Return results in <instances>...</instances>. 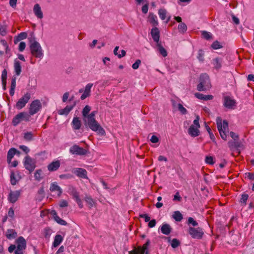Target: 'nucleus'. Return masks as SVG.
Instances as JSON below:
<instances>
[{
    "label": "nucleus",
    "mask_w": 254,
    "mask_h": 254,
    "mask_svg": "<svg viewBox=\"0 0 254 254\" xmlns=\"http://www.w3.org/2000/svg\"><path fill=\"white\" fill-rule=\"evenodd\" d=\"M149 244V240H147L142 248H139L137 250H136L137 254H148V247Z\"/></svg>",
    "instance_id": "obj_23"
},
{
    "label": "nucleus",
    "mask_w": 254,
    "mask_h": 254,
    "mask_svg": "<svg viewBox=\"0 0 254 254\" xmlns=\"http://www.w3.org/2000/svg\"><path fill=\"white\" fill-rule=\"evenodd\" d=\"M61 166V162L59 160H55L52 162L47 166L48 170L50 172L56 171Z\"/></svg>",
    "instance_id": "obj_16"
},
{
    "label": "nucleus",
    "mask_w": 254,
    "mask_h": 254,
    "mask_svg": "<svg viewBox=\"0 0 254 254\" xmlns=\"http://www.w3.org/2000/svg\"><path fill=\"white\" fill-rule=\"evenodd\" d=\"M31 95L29 93L27 92L21 98H20L17 102L15 105V108L18 110H20L25 107L26 103L30 99Z\"/></svg>",
    "instance_id": "obj_10"
},
{
    "label": "nucleus",
    "mask_w": 254,
    "mask_h": 254,
    "mask_svg": "<svg viewBox=\"0 0 254 254\" xmlns=\"http://www.w3.org/2000/svg\"><path fill=\"white\" fill-rule=\"evenodd\" d=\"M229 147L233 152L239 154L243 149V144H229Z\"/></svg>",
    "instance_id": "obj_21"
},
{
    "label": "nucleus",
    "mask_w": 254,
    "mask_h": 254,
    "mask_svg": "<svg viewBox=\"0 0 254 254\" xmlns=\"http://www.w3.org/2000/svg\"><path fill=\"white\" fill-rule=\"evenodd\" d=\"M230 136L234 139L235 142H237L239 140V135L236 133L231 131L230 133Z\"/></svg>",
    "instance_id": "obj_54"
},
{
    "label": "nucleus",
    "mask_w": 254,
    "mask_h": 254,
    "mask_svg": "<svg viewBox=\"0 0 254 254\" xmlns=\"http://www.w3.org/2000/svg\"><path fill=\"white\" fill-rule=\"evenodd\" d=\"M72 127L74 129H79L81 126V122L79 118L75 117H74L72 121Z\"/></svg>",
    "instance_id": "obj_24"
},
{
    "label": "nucleus",
    "mask_w": 254,
    "mask_h": 254,
    "mask_svg": "<svg viewBox=\"0 0 254 254\" xmlns=\"http://www.w3.org/2000/svg\"><path fill=\"white\" fill-rule=\"evenodd\" d=\"M0 42L4 47L5 50V53H7L8 52V51L9 50L8 49V46L7 45L6 42L4 40H1Z\"/></svg>",
    "instance_id": "obj_60"
},
{
    "label": "nucleus",
    "mask_w": 254,
    "mask_h": 254,
    "mask_svg": "<svg viewBox=\"0 0 254 254\" xmlns=\"http://www.w3.org/2000/svg\"><path fill=\"white\" fill-rule=\"evenodd\" d=\"M213 65L214 67L217 69H219L222 66V60L220 58H216L213 60Z\"/></svg>",
    "instance_id": "obj_32"
},
{
    "label": "nucleus",
    "mask_w": 254,
    "mask_h": 254,
    "mask_svg": "<svg viewBox=\"0 0 254 254\" xmlns=\"http://www.w3.org/2000/svg\"><path fill=\"white\" fill-rule=\"evenodd\" d=\"M249 195L247 194H243L241 198V202L244 204H246V201L248 200Z\"/></svg>",
    "instance_id": "obj_55"
},
{
    "label": "nucleus",
    "mask_w": 254,
    "mask_h": 254,
    "mask_svg": "<svg viewBox=\"0 0 254 254\" xmlns=\"http://www.w3.org/2000/svg\"><path fill=\"white\" fill-rule=\"evenodd\" d=\"M42 108V103L39 100L33 101L30 105L28 113L30 116L38 113Z\"/></svg>",
    "instance_id": "obj_8"
},
{
    "label": "nucleus",
    "mask_w": 254,
    "mask_h": 254,
    "mask_svg": "<svg viewBox=\"0 0 254 254\" xmlns=\"http://www.w3.org/2000/svg\"><path fill=\"white\" fill-rule=\"evenodd\" d=\"M188 224L191 225L192 227H194L197 226L198 224V223L194 220V219L192 217H189L188 219Z\"/></svg>",
    "instance_id": "obj_45"
},
{
    "label": "nucleus",
    "mask_w": 254,
    "mask_h": 254,
    "mask_svg": "<svg viewBox=\"0 0 254 254\" xmlns=\"http://www.w3.org/2000/svg\"><path fill=\"white\" fill-rule=\"evenodd\" d=\"M42 173V171L41 169H38L36 171V172L34 173V175L35 180H37L38 181L41 180V179H42V177H41Z\"/></svg>",
    "instance_id": "obj_44"
},
{
    "label": "nucleus",
    "mask_w": 254,
    "mask_h": 254,
    "mask_svg": "<svg viewBox=\"0 0 254 254\" xmlns=\"http://www.w3.org/2000/svg\"><path fill=\"white\" fill-rule=\"evenodd\" d=\"M6 78H7V71L5 69H3L1 73V81L3 85V89H6Z\"/></svg>",
    "instance_id": "obj_37"
},
{
    "label": "nucleus",
    "mask_w": 254,
    "mask_h": 254,
    "mask_svg": "<svg viewBox=\"0 0 254 254\" xmlns=\"http://www.w3.org/2000/svg\"><path fill=\"white\" fill-rule=\"evenodd\" d=\"M30 118L31 116L28 113L25 112H20L13 118L12 123L14 126H16L18 124L22 121L29 122Z\"/></svg>",
    "instance_id": "obj_4"
},
{
    "label": "nucleus",
    "mask_w": 254,
    "mask_h": 254,
    "mask_svg": "<svg viewBox=\"0 0 254 254\" xmlns=\"http://www.w3.org/2000/svg\"><path fill=\"white\" fill-rule=\"evenodd\" d=\"M72 173L79 178L88 179L87 172L84 169L81 168H76L73 170Z\"/></svg>",
    "instance_id": "obj_13"
},
{
    "label": "nucleus",
    "mask_w": 254,
    "mask_h": 254,
    "mask_svg": "<svg viewBox=\"0 0 254 254\" xmlns=\"http://www.w3.org/2000/svg\"><path fill=\"white\" fill-rule=\"evenodd\" d=\"M16 87V78L13 77L11 79V86L9 90V94L12 96L14 94V90Z\"/></svg>",
    "instance_id": "obj_39"
},
{
    "label": "nucleus",
    "mask_w": 254,
    "mask_h": 254,
    "mask_svg": "<svg viewBox=\"0 0 254 254\" xmlns=\"http://www.w3.org/2000/svg\"><path fill=\"white\" fill-rule=\"evenodd\" d=\"M195 96L200 100H204V101H208L212 100L213 98V96L211 95H204L202 93H195L194 94Z\"/></svg>",
    "instance_id": "obj_25"
},
{
    "label": "nucleus",
    "mask_w": 254,
    "mask_h": 254,
    "mask_svg": "<svg viewBox=\"0 0 254 254\" xmlns=\"http://www.w3.org/2000/svg\"><path fill=\"white\" fill-rule=\"evenodd\" d=\"M27 36V34L26 32H21L14 39V44L17 43L18 42L22 40L25 39L26 38Z\"/></svg>",
    "instance_id": "obj_34"
},
{
    "label": "nucleus",
    "mask_w": 254,
    "mask_h": 254,
    "mask_svg": "<svg viewBox=\"0 0 254 254\" xmlns=\"http://www.w3.org/2000/svg\"><path fill=\"white\" fill-rule=\"evenodd\" d=\"M33 12L37 18L42 19L43 17V12L39 4L37 3L34 5L33 7Z\"/></svg>",
    "instance_id": "obj_22"
},
{
    "label": "nucleus",
    "mask_w": 254,
    "mask_h": 254,
    "mask_svg": "<svg viewBox=\"0 0 254 254\" xmlns=\"http://www.w3.org/2000/svg\"><path fill=\"white\" fill-rule=\"evenodd\" d=\"M6 33V26L5 25L0 26V34L3 36H5Z\"/></svg>",
    "instance_id": "obj_51"
},
{
    "label": "nucleus",
    "mask_w": 254,
    "mask_h": 254,
    "mask_svg": "<svg viewBox=\"0 0 254 254\" xmlns=\"http://www.w3.org/2000/svg\"><path fill=\"white\" fill-rule=\"evenodd\" d=\"M14 68L16 75H19L21 72V66L20 65V63L18 61L15 60Z\"/></svg>",
    "instance_id": "obj_33"
},
{
    "label": "nucleus",
    "mask_w": 254,
    "mask_h": 254,
    "mask_svg": "<svg viewBox=\"0 0 254 254\" xmlns=\"http://www.w3.org/2000/svg\"><path fill=\"white\" fill-rule=\"evenodd\" d=\"M29 49L31 55L35 58L42 59L43 58L44 54L42 47L38 42L34 40H30Z\"/></svg>",
    "instance_id": "obj_1"
},
{
    "label": "nucleus",
    "mask_w": 254,
    "mask_h": 254,
    "mask_svg": "<svg viewBox=\"0 0 254 254\" xmlns=\"http://www.w3.org/2000/svg\"><path fill=\"white\" fill-rule=\"evenodd\" d=\"M178 108L179 111L181 112V113L183 115H186L187 114L188 112L186 109L183 107V106L179 103L178 105Z\"/></svg>",
    "instance_id": "obj_46"
},
{
    "label": "nucleus",
    "mask_w": 254,
    "mask_h": 254,
    "mask_svg": "<svg viewBox=\"0 0 254 254\" xmlns=\"http://www.w3.org/2000/svg\"><path fill=\"white\" fill-rule=\"evenodd\" d=\"M26 47V44L25 42H21L19 44V46H18V50L20 51V52H22L24 51V50L25 49Z\"/></svg>",
    "instance_id": "obj_58"
},
{
    "label": "nucleus",
    "mask_w": 254,
    "mask_h": 254,
    "mask_svg": "<svg viewBox=\"0 0 254 254\" xmlns=\"http://www.w3.org/2000/svg\"><path fill=\"white\" fill-rule=\"evenodd\" d=\"M151 35L153 41L157 43H159L160 32L158 28L155 27L151 30Z\"/></svg>",
    "instance_id": "obj_18"
},
{
    "label": "nucleus",
    "mask_w": 254,
    "mask_h": 254,
    "mask_svg": "<svg viewBox=\"0 0 254 254\" xmlns=\"http://www.w3.org/2000/svg\"><path fill=\"white\" fill-rule=\"evenodd\" d=\"M76 102L74 101L72 105H67L64 109H61L58 111V113L60 115L67 116L69 112L73 109L76 106Z\"/></svg>",
    "instance_id": "obj_15"
},
{
    "label": "nucleus",
    "mask_w": 254,
    "mask_h": 254,
    "mask_svg": "<svg viewBox=\"0 0 254 254\" xmlns=\"http://www.w3.org/2000/svg\"><path fill=\"white\" fill-rule=\"evenodd\" d=\"M24 138L27 141H30L32 140L33 135L31 132H27L24 133Z\"/></svg>",
    "instance_id": "obj_43"
},
{
    "label": "nucleus",
    "mask_w": 254,
    "mask_h": 254,
    "mask_svg": "<svg viewBox=\"0 0 254 254\" xmlns=\"http://www.w3.org/2000/svg\"><path fill=\"white\" fill-rule=\"evenodd\" d=\"M178 29L179 32L184 34L187 30V25L184 22H181V23H180L179 24Z\"/></svg>",
    "instance_id": "obj_40"
},
{
    "label": "nucleus",
    "mask_w": 254,
    "mask_h": 254,
    "mask_svg": "<svg viewBox=\"0 0 254 254\" xmlns=\"http://www.w3.org/2000/svg\"><path fill=\"white\" fill-rule=\"evenodd\" d=\"M198 127H195L193 125L190 126L189 128V133L192 136H196L199 134Z\"/></svg>",
    "instance_id": "obj_28"
},
{
    "label": "nucleus",
    "mask_w": 254,
    "mask_h": 254,
    "mask_svg": "<svg viewBox=\"0 0 254 254\" xmlns=\"http://www.w3.org/2000/svg\"><path fill=\"white\" fill-rule=\"evenodd\" d=\"M21 192L20 190H10L7 197L8 201L11 203H15L20 196Z\"/></svg>",
    "instance_id": "obj_11"
},
{
    "label": "nucleus",
    "mask_w": 254,
    "mask_h": 254,
    "mask_svg": "<svg viewBox=\"0 0 254 254\" xmlns=\"http://www.w3.org/2000/svg\"><path fill=\"white\" fill-rule=\"evenodd\" d=\"M167 13V10L165 9L161 8L158 10V14L162 20L166 19Z\"/></svg>",
    "instance_id": "obj_41"
},
{
    "label": "nucleus",
    "mask_w": 254,
    "mask_h": 254,
    "mask_svg": "<svg viewBox=\"0 0 254 254\" xmlns=\"http://www.w3.org/2000/svg\"><path fill=\"white\" fill-rule=\"evenodd\" d=\"M10 183L12 185L14 186L16 184V183L19 181V179H17L15 176V175L14 172H11L10 175Z\"/></svg>",
    "instance_id": "obj_42"
},
{
    "label": "nucleus",
    "mask_w": 254,
    "mask_h": 254,
    "mask_svg": "<svg viewBox=\"0 0 254 254\" xmlns=\"http://www.w3.org/2000/svg\"><path fill=\"white\" fill-rule=\"evenodd\" d=\"M38 195H40V199L43 198L45 196V191L44 190V188H41L38 191Z\"/></svg>",
    "instance_id": "obj_57"
},
{
    "label": "nucleus",
    "mask_w": 254,
    "mask_h": 254,
    "mask_svg": "<svg viewBox=\"0 0 254 254\" xmlns=\"http://www.w3.org/2000/svg\"><path fill=\"white\" fill-rule=\"evenodd\" d=\"M188 231L190 237L194 239H201L204 235L203 230L200 227L194 228L190 226Z\"/></svg>",
    "instance_id": "obj_6"
},
{
    "label": "nucleus",
    "mask_w": 254,
    "mask_h": 254,
    "mask_svg": "<svg viewBox=\"0 0 254 254\" xmlns=\"http://www.w3.org/2000/svg\"><path fill=\"white\" fill-rule=\"evenodd\" d=\"M148 21L154 26H156L158 24V22L157 19V16L153 13H149L148 15Z\"/></svg>",
    "instance_id": "obj_30"
},
{
    "label": "nucleus",
    "mask_w": 254,
    "mask_h": 254,
    "mask_svg": "<svg viewBox=\"0 0 254 254\" xmlns=\"http://www.w3.org/2000/svg\"><path fill=\"white\" fill-rule=\"evenodd\" d=\"M6 238L9 240L13 239L17 236V233L13 229H8L5 234Z\"/></svg>",
    "instance_id": "obj_27"
},
{
    "label": "nucleus",
    "mask_w": 254,
    "mask_h": 254,
    "mask_svg": "<svg viewBox=\"0 0 254 254\" xmlns=\"http://www.w3.org/2000/svg\"><path fill=\"white\" fill-rule=\"evenodd\" d=\"M172 217L177 222H180L183 218V215L179 211H175Z\"/></svg>",
    "instance_id": "obj_38"
},
{
    "label": "nucleus",
    "mask_w": 254,
    "mask_h": 254,
    "mask_svg": "<svg viewBox=\"0 0 254 254\" xmlns=\"http://www.w3.org/2000/svg\"><path fill=\"white\" fill-rule=\"evenodd\" d=\"M148 10V4L146 3L142 6L141 10L143 13L145 14V13H147Z\"/></svg>",
    "instance_id": "obj_64"
},
{
    "label": "nucleus",
    "mask_w": 254,
    "mask_h": 254,
    "mask_svg": "<svg viewBox=\"0 0 254 254\" xmlns=\"http://www.w3.org/2000/svg\"><path fill=\"white\" fill-rule=\"evenodd\" d=\"M156 223V220L155 219H152L149 221V223L148 224V226L149 228H153L155 226Z\"/></svg>",
    "instance_id": "obj_63"
},
{
    "label": "nucleus",
    "mask_w": 254,
    "mask_h": 254,
    "mask_svg": "<svg viewBox=\"0 0 254 254\" xmlns=\"http://www.w3.org/2000/svg\"><path fill=\"white\" fill-rule=\"evenodd\" d=\"M161 231L163 234L168 235L171 233V228L168 224H163L161 227Z\"/></svg>",
    "instance_id": "obj_26"
},
{
    "label": "nucleus",
    "mask_w": 254,
    "mask_h": 254,
    "mask_svg": "<svg viewBox=\"0 0 254 254\" xmlns=\"http://www.w3.org/2000/svg\"><path fill=\"white\" fill-rule=\"evenodd\" d=\"M85 201L86 202V203L89 205V207L90 208L93 207L96 202L95 200L93 199V198L89 195H86L84 198Z\"/></svg>",
    "instance_id": "obj_36"
},
{
    "label": "nucleus",
    "mask_w": 254,
    "mask_h": 254,
    "mask_svg": "<svg viewBox=\"0 0 254 254\" xmlns=\"http://www.w3.org/2000/svg\"><path fill=\"white\" fill-rule=\"evenodd\" d=\"M16 244V248L24 250L26 247V242L25 239L20 236L18 237L15 241Z\"/></svg>",
    "instance_id": "obj_17"
},
{
    "label": "nucleus",
    "mask_w": 254,
    "mask_h": 254,
    "mask_svg": "<svg viewBox=\"0 0 254 254\" xmlns=\"http://www.w3.org/2000/svg\"><path fill=\"white\" fill-rule=\"evenodd\" d=\"M236 102L234 99H231L229 96H225L224 98V106L229 109H233L236 106Z\"/></svg>",
    "instance_id": "obj_14"
},
{
    "label": "nucleus",
    "mask_w": 254,
    "mask_h": 254,
    "mask_svg": "<svg viewBox=\"0 0 254 254\" xmlns=\"http://www.w3.org/2000/svg\"><path fill=\"white\" fill-rule=\"evenodd\" d=\"M180 244V243L179 240L177 239H173L172 240L171 245L173 248H177Z\"/></svg>",
    "instance_id": "obj_48"
},
{
    "label": "nucleus",
    "mask_w": 254,
    "mask_h": 254,
    "mask_svg": "<svg viewBox=\"0 0 254 254\" xmlns=\"http://www.w3.org/2000/svg\"><path fill=\"white\" fill-rule=\"evenodd\" d=\"M63 238L61 235H56L54 238L53 247L56 248L62 242Z\"/></svg>",
    "instance_id": "obj_29"
},
{
    "label": "nucleus",
    "mask_w": 254,
    "mask_h": 254,
    "mask_svg": "<svg viewBox=\"0 0 254 254\" xmlns=\"http://www.w3.org/2000/svg\"><path fill=\"white\" fill-rule=\"evenodd\" d=\"M203 57V51L202 50H199L198 52L197 59L199 61L203 62L204 61Z\"/></svg>",
    "instance_id": "obj_52"
},
{
    "label": "nucleus",
    "mask_w": 254,
    "mask_h": 254,
    "mask_svg": "<svg viewBox=\"0 0 254 254\" xmlns=\"http://www.w3.org/2000/svg\"><path fill=\"white\" fill-rule=\"evenodd\" d=\"M70 152L72 154L83 155L86 154L87 150L77 145H74L70 148Z\"/></svg>",
    "instance_id": "obj_12"
},
{
    "label": "nucleus",
    "mask_w": 254,
    "mask_h": 254,
    "mask_svg": "<svg viewBox=\"0 0 254 254\" xmlns=\"http://www.w3.org/2000/svg\"><path fill=\"white\" fill-rule=\"evenodd\" d=\"M50 190L52 192H56L59 196H60L63 192L62 188L58 185L56 182L52 183L51 184Z\"/></svg>",
    "instance_id": "obj_19"
},
{
    "label": "nucleus",
    "mask_w": 254,
    "mask_h": 254,
    "mask_svg": "<svg viewBox=\"0 0 254 254\" xmlns=\"http://www.w3.org/2000/svg\"><path fill=\"white\" fill-rule=\"evenodd\" d=\"M139 217L144 218L146 222H149L150 219V217L146 214H140Z\"/></svg>",
    "instance_id": "obj_61"
},
{
    "label": "nucleus",
    "mask_w": 254,
    "mask_h": 254,
    "mask_svg": "<svg viewBox=\"0 0 254 254\" xmlns=\"http://www.w3.org/2000/svg\"><path fill=\"white\" fill-rule=\"evenodd\" d=\"M17 152H18V151L14 148H12L9 150L7 155V160L8 163L10 162L12 158Z\"/></svg>",
    "instance_id": "obj_31"
},
{
    "label": "nucleus",
    "mask_w": 254,
    "mask_h": 254,
    "mask_svg": "<svg viewBox=\"0 0 254 254\" xmlns=\"http://www.w3.org/2000/svg\"><path fill=\"white\" fill-rule=\"evenodd\" d=\"M91 110V108L89 105H86L85 107L83 108L82 111V114L83 117V121L86 126H87L90 124L89 123V118L91 117L92 115L93 114V119H95V115L97 113L96 111L92 112L90 114H89L90 111Z\"/></svg>",
    "instance_id": "obj_7"
},
{
    "label": "nucleus",
    "mask_w": 254,
    "mask_h": 254,
    "mask_svg": "<svg viewBox=\"0 0 254 254\" xmlns=\"http://www.w3.org/2000/svg\"><path fill=\"white\" fill-rule=\"evenodd\" d=\"M216 123L217 128L220 133V134L223 139L226 140L227 137V132H229L228 130V123L226 120H224L223 124L222 123V119L221 117H218L216 119Z\"/></svg>",
    "instance_id": "obj_2"
},
{
    "label": "nucleus",
    "mask_w": 254,
    "mask_h": 254,
    "mask_svg": "<svg viewBox=\"0 0 254 254\" xmlns=\"http://www.w3.org/2000/svg\"><path fill=\"white\" fill-rule=\"evenodd\" d=\"M156 46L157 47V50L159 53L163 57H166L167 56V52L166 50L164 48V47L161 45V43L160 42L157 43Z\"/></svg>",
    "instance_id": "obj_35"
},
{
    "label": "nucleus",
    "mask_w": 254,
    "mask_h": 254,
    "mask_svg": "<svg viewBox=\"0 0 254 254\" xmlns=\"http://www.w3.org/2000/svg\"><path fill=\"white\" fill-rule=\"evenodd\" d=\"M141 64V61L140 60H137L132 65V67L134 69H136L138 68L139 65Z\"/></svg>",
    "instance_id": "obj_59"
},
{
    "label": "nucleus",
    "mask_w": 254,
    "mask_h": 254,
    "mask_svg": "<svg viewBox=\"0 0 254 254\" xmlns=\"http://www.w3.org/2000/svg\"><path fill=\"white\" fill-rule=\"evenodd\" d=\"M205 162L210 165H213L214 163L213 157L212 156H206L205 157Z\"/></svg>",
    "instance_id": "obj_53"
},
{
    "label": "nucleus",
    "mask_w": 254,
    "mask_h": 254,
    "mask_svg": "<svg viewBox=\"0 0 254 254\" xmlns=\"http://www.w3.org/2000/svg\"><path fill=\"white\" fill-rule=\"evenodd\" d=\"M55 220L58 224H59L61 225L65 226L67 225L66 222L65 221H64V220L61 219L60 217H57L56 219Z\"/></svg>",
    "instance_id": "obj_50"
},
{
    "label": "nucleus",
    "mask_w": 254,
    "mask_h": 254,
    "mask_svg": "<svg viewBox=\"0 0 254 254\" xmlns=\"http://www.w3.org/2000/svg\"><path fill=\"white\" fill-rule=\"evenodd\" d=\"M93 114L89 118L90 124L87 125L90 129L93 131H96L98 134L104 135L105 133L104 129L97 123L95 119H93Z\"/></svg>",
    "instance_id": "obj_5"
},
{
    "label": "nucleus",
    "mask_w": 254,
    "mask_h": 254,
    "mask_svg": "<svg viewBox=\"0 0 254 254\" xmlns=\"http://www.w3.org/2000/svg\"><path fill=\"white\" fill-rule=\"evenodd\" d=\"M173 201H181L182 200V197H181L179 192L177 191L175 194L174 195V198L173 199Z\"/></svg>",
    "instance_id": "obj_56"
},
{
    "label": "nucleus",
    "mask_w": 254,
    "mask_h": 254,
    "mask_svg": "<svg viewBox=\"0 0 254 254\" xmlns=\"http://www.w3.org/2000/svg\"><path fill=\"white\" fill-rule=\"evenodd\" d=\"M93 84L92 83H88L86 85L84 92L80 97V99L82 100L85 99L90 95L91 89L93 86Z\"/></svg>",
    "instance_id": "obj_20"
},
{
    "label": "nucleus",
    "mask_w": 254,
    "mask_h": 254,
    "mask_svg": "<svg viewBox=\"0 0 254 254\" xmlns=\"http://www.w3.org/2000/svg\"><path fill=\"white\" fill-rule=\"evenodd\" d=\"M202 35L203 37L206 40H209L211 38H212V35L210 34V33L205 31H203L202 32Z\"/></svg>",
    "instance_id": "obj_49"
},
{
    "label": "nucleus",
    "mask_w": 254,
    "mask_h": 254,
    "mask_svg": "<svg viewBox=\"0 0 254 254\" xmlns=\"http://www.w3.org/2000/svg\"><path fill=\"white\" fill-rule=\"evenodd\" d=\"M211 87L209 76L206 73L201 74L199 77V83L197 85V89L202 91L208 89Z\"/></svg>",
    "instance_id": "obj_3"
},
{
    "label": "nucleus",
    "mask_w": 254,
    "mask_h": 254,
    "mask_svg": "<svg viewBox=\"0 0 254 254\" xmlns=\"http://www.w3.org/2000/svg\"><path fill=\"white\" fill-rule=\"evenodd\" d=\"M211 47L215 50H217L222 48V46L218 41H215L212 44Z\"/></svg>",
    "instance_id": "obj_47"
},
{
    "label": "nucleus",
    "mask_w": 254,
    "mask_h": 254,
    "mask_svg": "<svg viewBox=\"0 0 254 254\" xmlns=\"http://www.w3.org/2000/svg\"><path fill=\"white\" fill-rule=\"evenodd\" d=\"M69 95V93L68 92H66L64 94L62 98V101L63 102L65 103L67 101Z\"/></svg>",
    "instance_id": "obj_62"
},
{
    "label": "nucleus",
    "mask_w": 254,
    "mask_h": 254,
    "mask_svg": "<svg viewBox=\"0 0 254 254\" xmlns=\"http://www.w3.org/2000/svg\"><path fill=\"white\" fill-rule=\"evenodd\" d=\"M36 162L34 159L27 155L25 157L23 164L25 168L31 173L36 167Z\"/></svg>",
    "instance_id": "obj_9"
}]
</instances>
